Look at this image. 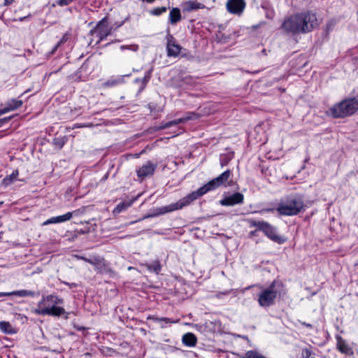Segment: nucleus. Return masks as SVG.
Instances as JSON below:
<instances>
[{
	"label": "nucleus",
	"instance_id": "nucleus-36",
	"mask_svg": "<svg viewBox=\"0 0 358 358\" xmlns=\"http://www.w3.org/2000/svg\"><path fill=\"white\" fill-rule=\"evenodd\" d=\"M304 352H305V357L304 358H314L312 356V352L310 350L306 349L304 350Z\"/></svg>",
	"mask_w": 358,
	"mask_h": 358
},
{
	"label": "nucleus",
	"instance_id": "nucleus-13",
	"mask_svg": "<svg viewBox=\"0 0 358 358\" xmlns=\"http://www.w3.org/2000/svg\"><path fill=\"white\" fill-rule=\"evenodd\" d=\"M336 348L341 353L349 356L353 355L354 352L352 348L346 343V341L341 336L337 335L336 336Z\"/></svg>",
	"mask_w": 358,
	"mask_h": 358
},
{
	"label": "nucleus",
	"instance_id": "nucleus-14",
	"mask_svg": "<svg viewBox=\"0 0 358 358\" xmlns=\"http://www.w3.org/2000/svg\"><path fill=\"white\" fill-rule=\"evenodd\" d=\"M76 212H69L64 215H59V216H56V217H52L48 220H47L45 222H43V225H48V224H56V223H60V222H66V221H68V220H70L72 217H73V214L75 213Z\"/></svg>",
	"mask_w": 358,
	"mask_h": 358
},
{
	"label": "nucleus",
	"instance_id": "nucleus-50",
	"mask_svg": "<svg viewBox=\"0 0 358 358\" xmlns=\"http://www.w3.org/2000/svg\"><path fill=\"white\" fill-rule=\"evenodd\" d=\"M10 296V292H0V297Z\"/></svg>",
	"mask_w": 358,
	"mask_h": 358
},
{
	"label": "nucleus",
	"instance_id": "nucleus-46",
	"mask_svg": "<svg viewBox=\"0 0 358 358\" xmlns=\"http://www.w3.org/2000/svg\"><path fill=\"white\" fill-rule=\"evenodd\" d=\"M172 126H173V125H172V122H171V121H169V122H166V124L162 127V128H164V129H165V128H169V127H172Z\"/></svg>",
	"mask_w": 358,
	"mask_h": 358
},
{
	"label": "nucleus",
	"instance_id": "nucleus-29",
	"mask_svg": "<svg viewBox=\"0 0 358 358\" xmlns=\"http://www.w3.org/2000/svg\"><path fill=\"white\" fill-rule=\"evenodd\" d=\"M53 143L60 149L64 146L65 142L62 138H55L53 139Z\"/></svg>",
	"mask_w": 358,
	"mask_h": 358
},
{
	"label": "nucleus",
	"instance_id": "nucleus-33",
	"mask_svg": "<svg viewBox=\"0 0 358 358\" xmlns=\"http://www.w3.org/2000/svg\"><path fill=\"white\" fill-rule=\"evenodd\" d=\"M92 126H93V124L92 123H88V124L76 123L73 125L72 129H76V128L90 127Z\"/></svg>",
	"mask_w": 358,
	"mask_h": 358
},
{
	"label": "nucleus",
	"instance_id": "nucleus-56",
	"mask_svg": "<svg viewBox=\"0 0 358 358\" xmlns=\"http://www.w3.org/2000/svg\"><path fill=\"white\" fill-rule=\"evenodd\" d=\"M356 265H357V266H358V263H357V264H356Z\"/></svg>",
	"mask_w": 358,
	"mask_h": 358
},
{
	"label": "nucleus",
	"instance_id": "nucleus-52",
	"mask_svg": "<svg viewBox=\"0 0 358 358\" xmlns=\"http://www.w3.org/2000/svg\"><path fill=\"white\" fill-rule=\"evenodd\" d=\"M265 211H267V212H270V211H273V209L272 208H269V209H266L264 210Z\"/></svg>",
	"mask_w": 358,
	"mask_h": 358
},
{
	"label": "nucleus",
	"instance_id": "nucleus-11",
	"mask_svg": "<svg viewBox=\"0 0 358 358\" xmlns=\"http://www.w3.org/2000/svg\"><path fill=\"white\" fill-rule=\"evenodd\" d=\"M244 202V195L241 192H236L220 201V203L222 206H233L235 205H241Z\"/></svg>",
	"mask_w": 358,
	"mask_h": 358
},
{
	"label": "nucleus",
	"instance_id": "nucleus-21",
	"mask_svg": "<svg viewBox=\"0 0 358 358\" xmlns=\"http://www.w3.org/2000/svg\"><path fill=\"white\" fill-rule=\"evenodd\" d=\"M10 296H17L20 297H26V296L34 297L36 295L35 292L27 290V289L13 291V292H10Z\"/></svg>",
	"mask_w": 358,
	"mask_h": 358
},
{
	"label": "nucleus",
	"instance_id": "nucleus-8",
	"mask_svg": "<svg viewBox=\"0 0 358 358\" xmlns=\"http://www.w3.org/2000/svg\"><path fill=\"white\" fill-rule=\"evenodd\" d=\"M110 32V28L106 24L105 19L90 31V45H96L105 39Z\"/></svg>",
	"mask_w": 358,
	"mask_h": 358
},
{
	"label": "nucleus",
	"instance_id": "nucleus-5",
	"mask_svg": "<svg viewBox=\"0 0 358 358\" xmlns=\"http://www.w3.org/2000/svg\"><path fill=\"white\" fill-rule=\"evenodd\" d=\"M280 287H282V283L277 280H273L267 287L260 286V292L257 295L259 305L262 308L273 306L280 294L278 288Z\"/></svg>",
	"mask_w": 358,
	"mask_h": 358
},
{
	"label": "nucleus",
	"instance_id": "nucleus-15",
	"mask_svg": "<svg viewBox=\"0 0 358 358\" xmlns=\"http://www.w3.org/2000/svg\"><path fill=\"white\" fill-rule=\"evenodd\" d=\"M139 195L137 196L133 197L129 200H124L117 205V206L113 209V213H120L123 211H125L129 207H130L138 199Z\"/></svg>",
	"mask_w": 358,
	"mask_h": 358
},
{
	"label": "nucleus",
	"instance_id": "nucleus-23",
	"mask_svg": "<svg viewBox=\"0 0 358 358\" xmlns=\"http://www.w3.org/2000/svg\"><path fill=\"white\" fill-rule=\"evenodd\" d=\"M18 175H19L18 170H15L14 171H13V173L10 176H6L3 180V184L5 185L6 186L10 185L13 181H15L16 180Z\"/></svg>",
	"mask_w": 358,
	"mask_h": 358
},
{
	"label": "nucleus",
	"instance_id": "nucleus-44",
	"mask_svg": "<svg viewBox=\"0 0 358 358\" xmlns=\"http://www.w3.org/2000/svg\"><path fill=\"white\" fill-rule=\"evenodd\" d=\"M61 46L60 45H59V43H57L52 48V51H51V53L52 54H54L57 50L58 49V48Z\"/></svg>",
	"mask_w": 358,
	"mask_h": 358
},
{
	"label": "nucleus",
	"instance_id": "nucleus-3",
	"mask_svg": "<svg viewBox=\"0 0 358 358\" xmlns=\"http://www.w3.org/2000/svg\"><path fill=\"white\" fill-rule=\"evenodd\" d=\"M63 302V299L55 294L43 296L41 300L37 304V308L32 310V313L38 315L59 317L65 313L64 308L57 306L62 304Z\"/></svg>",
	"mask_w": 358,
	"mask_h": 358
},
{
	"label": "nucleus",
	"instance_id": "nucleus-32",
	"mask_svg": "<svg viewBox=\"0 0 358 358\" xmlns=\"http://www.w3.org/2000/svg\"><path fill=\"white\" fill-rule=\"evenodd\" d=\"M265 15L266 18L273 20L275 17V11L273 9H266Z\"/></svg>",
	"mask_w": 358,
	"mask_h": 358
},
{
	"label": "nucleus",
	"instance_id": "nucleus-4",
	"mask_svg": "<svg viewBox=\"0 0 358 358\" xmlns=\"http://www.w3.org/2000/svg\"><path fill=\"white\" fill-rule=\"evenodd\" d=\"M304 210L303 197L299 194L289 195L280 199L276 211L280 215L294 216Z\"/></svg>",
	"mask_w": 358,
	"mask_h": 358
},
{
	"label": "nucleus",
	"instance_id": "nucleus-55",
	"mask_svg": "<svg viewBox=\"0 0 358 358\" xmlns=\"http://www.w3.org/2000/svg\"><path fill=\"white\" fill-rule=\"evenodd\" d=\"M254 27H255V28H257V27H259V25H257V26H254Z\"/></svg>",
	"mask_w": 358,
	"mask_h": 358
},
{
	"label": "nucleus",
	"instance_id": "nucleus-1",
	"mask_svg": "<svg viewBox=\"0 0 358 358\" xmlns=\"http://www.w3.org/2000/svg\"><path fill=\"white\" fill-rule=\"evenodd\" d=\"M231 176V171L229 169L224 171L219 176L211 180L197 190L191 192L186 196L178 201L176 203H171L170 205L162 206L155 209V212L153 215H149L148 217L158 216L164 215L167 213L173 212L182 208L185 206L189 205L194 200L204 195L210 191L215 190L222 185H224L226 182L229 180Z\"/></svg>",
	"mask_w": 358,
	"mask_h": 358
},
{
	"label": "nucleus",
	"instance_id": "nucleus-24",
	"mask_svg": "<svg viewBox=\"0 0 358 358\" xmlns=\"http://www.w3.org/2000/svg\"><path fill=\"white\" fill-rule=\"evenodd\" d=\"M199 117V115L194 113V112H188L185 114V115L182 118V122L183 123L189 121V120H194V119H197Z\"/></svg>",
	"mask_w": 358,
	"mask_h": 358
},
{
	"label": "nucleus",
	"instance_id": "nucleus-37",
	"mask_svg": "<svg viewBox=\"0 0 358 358\" xmlns=\"http://www.w3.org/2000/svg\"><path fill=\"white\" fill-rule=\"evenodd\" d=\"M10 119H11V117L0 119V127H1L3 124L6 123Z\"/></svg>",
	"mask_w": 358,
	"mask_h": 358
},
{
	"label": "nucleus",
	"instance_id": "nucleus-22",
	"mask_svg": "<svg viewBox=\"0 0 358 358\" xmlns=\"http://www.w3.org/2000/svg\"><path fill=\"white\" fill-rule=\"evenodd\" d=\"M0 330L5 334H12L15 333L12 325L8 322H0Z\"/></svg>",
	"mask_w": 358,
	"mask_h": 358
},
{
	"label": "nucleus",
	"instance_id": "nucleus-38",
	"mask_svg": "<svg viewBox=\"0 0 358 358\" xmlns=\"http://www.w3.org/2000/svg\"><path fill=\"white\" fill-rule=\"evenodd\" d=\"M171 122H172L173 126L177 125L180 123H183L182 118H178V119L172 120Z\"/></svg>",
	"mask_w": 358,
	"mask_h": 358
},
{
	"label": "nucleus",
	"instance_id": "nucleus-18",
	"mask_svg": "<svg viewBox=\"0 0 358 358\" xmlns=\"http://www.w3.org/2000/svg\"><path fill=\"white\" fill-rule=\"evenodd\" d=\"M148 320H153L155 322L160 323V327L162 328L166 327V324L176 323V322L169 317H157L154 315H150L148 317Z\"/></svg>",
	"mask_w": 358,
	"mask_h": 358
},
{
	"label": "nucleus",
	"instance_id": "nucleus-51",
	"mask_svg": "<svg viewBox=\"0 0 358 358\" xmlns=\"http://www.w3.org/2000/svg\"><path fill=\"white\" fill-rule=\"evenodd\" d=\"M27 17H20V21H21V22H22V21L24 20L25 19H27Z\"/></svg>",
	"mask_w": 358,
	"mask_h": 358
},
{
	"label": "nucleus",
	"instance_id": "nucleus-40",
	"mask_svg": "<svg viewBox=\"0 0 358 358\" xmlns=\"http://www.w3.org/2000/svg\"><path fill=\"white\" fill-rule=\"evenodd\" d=\"M148 108L150 109V112L151 113H152V112H153V111L155 110V106H154V104H153V103H150L148 105Z\"/></svg>",
	"mask_w": 358,
	"mask_h": 358
},
{
	"label": "nucleus",
	"instance_id": "nucleus-9",
	"mask_svg": "<svg viewBox=\"0 0 358 358\" xmlns=\"http://www.w3.org/2000/svg\"><path fill=\"white\" fill-rule=\"evenodd\" d=\"M157 167V163H153L150 160L147 161L136 170V175L141 180H143L147 177H151L154 175Z\"/></svg>",
	"mask_w": 358,
	"mask_h": 358
},
{
	"label": "nucleus",
	"instance_id": "nucleus-7",
	"mask_svg": "<svg viewBox=\"0 0 358 358\" xmlns=\"http://www.w3.org/2000/svg\"><path fill=\"white\" fill-rule=\"evenodd\" d=\"M247 221L250 227L257 228V230L262 231L272 241L278 244H282L286 241V238L278 235L277 229L270 223L265 221H257L254 219H248Z\"/></svg>",
	"mask_w": 358,
	"mask_h": 358
},
{
	"label": "nucleus",
	"instance_id": "nucleus-57",
	"mask_svg": "<svg viewBox=\"0 0 358 358\" xmlns=\"http://www.w3.org/2000/svg\"><path fill=\"white\" fill-rule=\"evenodd\" d=\"M1 226V224H0V227Z\"/></svg>",
	"mask_w": 358,
	"mask_h": 358
},
{
	"label": "nucleus",
	"instance_id": "nucleus-28",
	"mask_svg": "<svg viewBox=\"0 0 358 358\" xmlns=\"http://www.w3.org/2000/svg\"><path fill=\"white\" fill-rule=\"evenodd\" d=\"M71 31H68L63 35L62 38L57 43H59V45H62L64 44L66 42H67L71 38Z\"/></svg>",
	"mask_w": 358,
	"mask_h": 358
},
{
	"label": "nucleus",
	"instance_id": "nucleus-30",
	"mask_svg": "<svg viewBox=\"0 0 358 358\" xmlns=\"http://www.w3.org/2000/svg\"><path fill=\"white\" fill-rule=\"evenodd\" d=\"M76 259H83L91 264H95L97 262V259H87L83 256H80V255H76L75 256Z\"/></svg>",
	"mask_w": 358,
	"mask_h": 358
},
{
	"label": "nucleus",
	"instance_id": "nucleus-41",
	"mask_svg": "<svg viewBox=\"0 0 358 358\" xmlns=\"http://www.w3.org/2000/svg\"><path fill=\"white\" fill-rule=\"evenodd\" d=\"M166 349H167L169 352H175L176 350H178V348H176V347H173V346H170V345H168V346L166 347Z\"/></svg>",
	"mask_w": 358,
	"mask_h": 358
},
{
	"label": "nucleus",
	"instance_id": "nucleus-48",
	"mask_svg": "<svg viewBox=\"0 0 358 358\" xmlns=\"http://www.w3.org/2000/svg\"><path fill=\"white\" fill-rule=\"evenodd\" d=\"M13 1H14V0H4L3 5L8 6V5L11 4Z\"/></svg>",
	"mask_w": 358,
	"mask_h": 358
},
{
	"label": "nucleus",
	"instance_id": "nucleus-6",
	"mask_svg": "<svg viewBox=\"0 0 358 358\" xmlns=\"http://www.w3.org/2000/svg\"><path fill=\"white\" fill-rule=\"evenodd\" d=\"M358 110V100L355 97L345 99L334 104L329 111L334 118H344L355 114Z\"/></svg>",
	"mask_w": 358,
	"mask_h": 358
},
{
	"label": "nucleus",
	"instance_id": "nucleus-12",
	"mask_svg": "<svg viewBox=\"0 0 358 358\" xmlns=\"http://www.w3.org/2000/svg\"><path fill=\"white\" fill-rule=\"evenodd\" d=\"M226 6L229 13L240 15L245 8V1L244 0H228Z\"/></svg>",
	"mask_w": 358,
	"mask_h": 358
},
{
	"label": "nucleus",
	"instance_id": "nucleus-16",
	"mask_svg": "<svg viewBox=\"0 0 358 358\" xmlns=\"http://www.w3.org/2000/svg\"><path fill=\"white\" fill-rule=\"evenodd\" d=\"M182 343L188 347H194L196 345L197 338L193 333H186L182 338Z\"/></svg>",
	"mask_w": 358,
	"mask_h": 358
},
{
	"label": "nucleus",
	"instance_id": "nucleus-58",
	"mask_svg": "<svg viewBox=\"0 0 358 358\" xmlns=\"http://www.w3.org/2000/svg\"><path fill=\"white\" fill-rule=\"evenodd\" d=\"M357 97H358V94H357Z\"/></svg>",
	"mask_w": 358,
	"mask_h": 358
},
{
	"label": "nucleus",
	"instance_id": "nucleus-20",
	"mask_svg": "<svg viewBox=\"0 0 358 358\" xmlns=\"http://www.w3.org/2000/svg\"><path fill=\"white\" fill-rule=\"evenodd\" d=\"M205 6L203 4L201 3H198L196 1H187L186 3H185V10L187 11H192V10H198V9H202V8H204Z\"/></svg>",
	"mask_w": 358,
	"mask_h": 358
},
{
	"label": "nucleus",
	"instance_id": "nucleus-34",
	"mask_svg": "<svg viewBox=\"0 0 358 358\" xmlns=\"http://www.w3.org/2000/svg\"><path fill=\"white\" fill-rule=\"evenodd\" d=\"M232 292V289H227L224 292H220L216 294V297L220 299L222 295H228Z\"/></svg>",
	"mask_w": 358,
	"mask_h": 358
},
{
	"label": "nucleus",
	"instance_id": "nucleus-43",
	"mask_svg": "<svg viewBox=\"0 0 358 358\" xmlns=\"http://www.w3.org/2000/svg\"><path fill=\"white\" fill-rule=\"evenodd\" d=\"M300 323L304 326V327H306L308 328H310V329H312L313 327V326L311 324H309V323H306L305 322H300Z\"/></svg>",
	"mask_w": 358,
	"mask_h": 358
},
{
	"label": "nucleus",
	"instance_id": "nucleus-54",
	"mask_svg": "<svg viewBox=\"0 0 358 358\" xmlns=\"http://www.w3.org/2000/svg\"><path fill=\"white\" fill-rule=\"evenodd\" d=\"M241 337V336H239ZM241 338H244V339H247L248 337L246 336H241Z\"/></svg>",
	"mask_w": 358,
	"mask_h": 358
},
{
	"label": "nucleus",
	"instance_id": "nucleus-45",
	"mask_svg": "<svg viewBox=\"0 0 358 358\" xmlns=\"http://www.w3.org/2000/svg\"><path fill=\"white\" fill-rule=\"evenodd\" d=\"M64 283L66 285H68L70 288H73V287H76V283H69V282H64Z\"/></svg>",
	"mask_w": 358,
	"mask_h": 358
},
{
	"label": "nucleus",
	"instance_id": "nucleus-35",
	"mask_svg": "<svg viewBox=\"0 0 358 358\" xmlns=\"http://www.w3.org/2000/svg\"><path fill=\"white\" fill-rule=\"evenodd\" d=\"M120 50H124L125 49H129V50H137V46L136 45H131V46H124V45H121L120 47Z\"/></svg>",
	"mask_w": 358,
	"mask_h": 358
},
{
	"label": "nucleus",
	"instance_id": "nucleus-31",
	"mask_svg": "<svg viewBox=\"0 0 358 358\" xmlns=\"http://www.w3.org/2000/svg\"><path fill=\"white\" fill-rule=\"evenodd\" d=\"M150 73L147 72V73L145 75V76L142 79V83H143V85L141 87L142 90L145 88L147 83L150 80Z\"/></svg>",
	"mask_w": 358,
	"mask_h": 358
},
{
	"label": "nucleus",
	"instance_id": "nucleus-53",
	"mask_svg": "<svg viewBox=\"0 0 358 358\" xmlns=\"http://www.w3.org/2000/svg\"><path fill=\"white\" fill-rule=\"evenodd\" d=\"M118 82H119V81H117V80H113V85H115V84L117 83Z\"/></svg>",
	"mask_w": 358,
	"mask_h": 358
},
{
	"label": "nucleus",
	"instance_id": "nucleus-25",
	"mask_svg": "<svg viewBox=\"0 0 358 358\" xmlns=\"http://www.w3.org/2000/svg\"><path fill=\"white\" fill-rule=\"evenodd\" d=\"M244 358H266V357H265L264 356H263L262 355H261L260 353H259L257 351L250 350L245 353Z\"/></svg>",
	"mask_w": 358,
	"mask_h": 358
},
{
	"label": "nucleus",
	"instance_id": "nucleus-26",
	"mask_svg": "<svg viewBox=\"0 0 358 358\" xmlns=\"http://www.w3.org/2000/svg\"><path fill=\"white\" fill-rule=\"evenodd\" d=\"M167 10V8L165 6L155 8L150 11V13L153 15H160Z\"/></svg>",
	"mask_w": 358,
	"mask_h": 358
},
{
	"label": "nucleus",
	"instance_id": "nucleus-19",
	"mask_svg": "<svg viewBox=\"0 0 358 358\" xmlns=\"http://www.w3.org/2000/svg\"><path fill=\"white\" fill-rule=\"evenodd\" d=\"M22 105V101L17 99H10L8 100L6 103V109L8 112L14 110L15 109L19 108Z\"/></svg>",
	"mask_w": 358,
	"mask_h": 358
},
{
	"label": "nucleus",
	"instance_id": "nucleus-17",
	"mask_svg": "<svg viewBox=\"0 0 358 358\" xmlns=\"http://www.w3.org/2000/svg\"><path fill=\"white\" fill-rule=\"evenodd\" d=\"M169 22L175 24L181 20L180 10L178 8H173L169 13Z\"/></svg>",
	"mask_w": 358,
	"mask_h": 358
},
{
	"label": "nucleus",
	"instance_id": "nucleus-39",
	"mask_svg": "<svg viewBox=\"0 0 358 358\" xmlns=\"http://www.w3.org/2000/svg\"><path fill=\"white\" fill-rule=\"evenodd\" d=\"M228 162H229V160L226 157L222 158L220 159V164L222 166H226L228 164Z\"/></svg>",
	"mask_w": 358,
	"mask_h": 358
},
{
	"label": "nucleus",
	"instance_id": "nucleus-47",
	"mask_svg": "<svg viewBox=\"0 0 358 358\" xmlns=\"http://www.w3.org/2000/svg\"><path fill=\"white\" fill-rule=\"evenodd\" d=\"M334 22H332V21L329 22L327 24V29H328V30H329V29H332V27H333V26H334Z\"/></svg>",
	"mask_w": 358,
	"mask_h": 358
},
{
	"label": "nucleus",
	"instance_id": "nucleus-42",
	"mask_svg": "<svg viewBox=\"0 0 358 358\" xmlns=\"http://www.w3.org/2000/svg\"><path fill=\"white\" fill-rule=\"evenodd\" d=\"M257 229L256 230H254V231H251L250 233H249V237L250 238H252L253 236H257Z\"/></svg>",
	"mask_w": 358,
	"mask_h": 358
},
{
	"label": "nucleus",
	"instance_id": "nucleus-2",
	"mask_svg": "<svg viewBox=\"0 0 358 358\" xmlns=\"http://www.w3.org/2000/svg\"><path fill=\"white\" fill-rule=\"evenodd\" d=\"M317 25V18L315 13L308 10L285 17L279 27V30L283 34L295 36L311 32Z\"/></svg>",
	"mask_w": 358,
	"mask_h": 358
},
{
	"label": "nucleus",
	"instance_id": "nucleus-10",
	"mask_svg": "<svg viewBox=\"0 0 358 358\" xmlns=\"http://www.w3.org/2000/svg\"><path fill=\"white\" fill-rule=\"evenodd\" d=\"M166 38L167 55L169 57H177L179 55L182 47L176 43L175 38L169 32Z\"/></svg>",
	"mask_w": 358,
	"mask_h": 358
},
{
	"label": "nucleus",
	"instance_id": "nucleus-27",
	"mask_svg": "<svg viewBox=\"0 0 358 358\" xmlns=\"http://www.w3.org/2000/svg\"><path fill=\"white\" fill-rule=\"evenodd\" d=\"M150 271L159 273L161 271V264L159 261H155L148 266Z\"/></svg>",
	"mask_w": 358,
	"mask_h": 358
},
{
	"label": "nucleus",
	"instance_id": "nucleus-49",
	"mask_svg": "<svg viewBox=\"0 0 358 358\" xmlns=\"http://www.w3.org/2000/svg\"><path fill=\"white\" fill-rule=\"evenodd\" d=\"M7 113L8 111L6 110L5 107L3 108L0 109V116Z\"/></svg>",
	"mask_w": 358,
	"mask_h": 358
}]
</instances>
